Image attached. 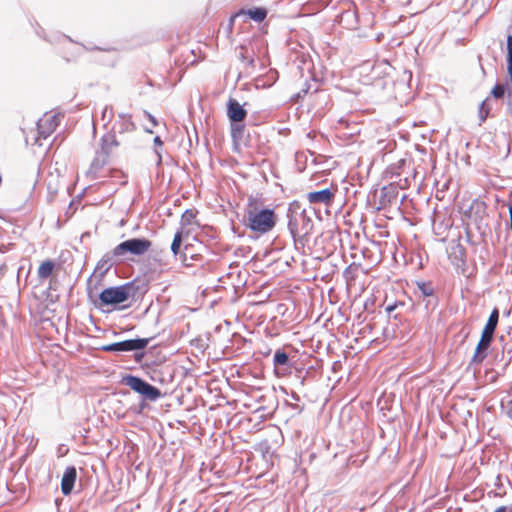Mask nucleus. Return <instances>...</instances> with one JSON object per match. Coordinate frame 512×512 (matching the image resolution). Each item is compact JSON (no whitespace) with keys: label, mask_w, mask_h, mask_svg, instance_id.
<instances>
[{"label":"nucleus","mask_w":512,"mask_h":512,"mask_svg":"<svg viewBox=\"0 0 512 512\" xmlns=\"http://www.w3.org/2000/svg\"><path fill=\"white\" fill-rule=\"evenodd\" d=\"M277 215L273 209L264 207L262 202L249 196L244 208L243 224L257 235L266 234L274 229Z\"/></svg>","instance_id":"1"},{"label":"nucleus","mask_w":512,"mask_h":512,"mask_svg":"<svg viewBox=\"0 0 512 512\" xmlns=\"http://www.w3.org/2000/svg\"><path fill=\"white\" fill-rule=\"evenodd\" d=\"M126 142L118 139L115 130H110L105 133L99 142V148L96 150L95 156L90 164L86 173L87 177L91 180H96L108 176L104 168L110 163L111 159L115 156L116 151Z\"/></svg>","instance_id":"2"},{"label":"nucleus","mask_w":512,"mask_h":512,"mask_svg":"<svg viewBox=\"0 0 512 512\" xmlns=\"http://www.w3.org/2000/svg\"><path fill=\"white\" fill-rule=\"evenodd\" d=\"M313 222L305 211L289 215L288 229L295 244L304 245L305 238L311 233Z\"/></svg>","instance_id":"3"},{"label":"nucleus","mask_w":512,"mask_h":512,"mask_svg":"<svg viewBox=\"0 0 512 512\" xmlns=\"http://www.w3.org/2000/svg\"><path fill=\"white\" fill-rule=\"evenodd\" d=\"M136 288L133 283H126L124 285L109 287L104 289L99 299L102 305H119L126 302L129 298L134 297Z\"/></svg>","instance_id":"4"},{"label":"nucleus","mask_w":512,"mask_h":512,"mask_svg":"<svg viewBox=\"0 0 512 512\" xmlns=\"http://www.w3.org/2000/svg\"><path fill=\"white\" fill-rule=\"evenodd\" d=\"M152 242L146 238H131L114 247V254L123 257L126 254L143 256L151 248Z\"/></svg>","instance_id":"5"},{"label":"nucleus","mask_w":512,"mask_h":512,"mask_svg":"<svg viewBox=\"0 0 512 512\" xmlns=\"http://www.w3.org/2000/svg\"><path fill=\"white\" fill-rule=\"evenodd\" d=\"M123 383L133 391L141 394L147 400L155 401L161 396V392L157 387L137 376L128 375L124 377Z\"/></svg>","instance_id":"6"},{"label":"nucleus","mask_w":512,"mask_h":512,"mask_svg":"<svg viewBox=\"0 0 512 512\" xmlns=\"http://www.w3.org/2000/svg\"><path fill=\"white\" fill-rule=\"evenodd\" d=\"M60 116L54 113H45L37 122L38 136L34 138V144L42 146L41 139H47L57 128Z\"/></svg>","instance_id":"7"},{"label":"nucleus","mask_w":512,"mask_h":512,"mask_svg":"<svg viewBox=\"0 0 512 512\" xmlns=\"http://www.w3.org/2000/svg\"><path fill=\"white\" fill-rule=\"evenodd\" d=\"M148 343V338L130 339L103 346L102 349L108 352L135 351L144 349L148 345Z\"/></svg>","instance_id":"8"},{"label":"nucleus","mask_w":512,"mask_h":512,"mask_svg":"<svg viewBox=\"0 0 512 512\" xmlns=\"http://www.w3.org/2000/svg\"><path fill=\"white\" fill-rule=\"evenodd\" d=\"M336 191V188H326L320 191L309 192L307 194V200L310 204H323L328 207L333 203Z\"/></svg>","instance_id":"9"},{"label":"nucleus","mask_w":512,"mask_h":512,"mask_svg":"<svg viewBox=\"0 0 512 512\" xmlns=\"http://www.w3.org/2000/svg\"><path fill=\"white\" fill-rule=\"evenodd\" d=\"M493 336L494 335L482 332L480 341L478 342L474 355L471 359L472 364H480L484 361L487 357V350L490 347Z\"/></svg>","instance_id":"10"},{"label":"nucleus","mask_w":512,"mask_h":512,"mask_svg":"<svg viewBox=\"0 0 512 512\" xmlns=\"http://www.w3.org/2000/svg\"><path fill=\"white\" fill-rule=\"evenodd\" d=\"M118 259H120V256L114 254V249L105 253L97 263L94 270V275H98L99 278H103L106 273L114 266Z\"/></svg>","instance_id":"11"},{"label":"nucleus","mask_w":512,"mask_h":512,"mask_svg":"<svg viewBox=\"0 0 512 512\" xmlns=\"http://www.w3.org/2000/svg\"><path fill=\"white\" fill-rule=\"evenodd\" d=\"M227 116L231 122H243L247 116V111L236 99L230 98L227 102Z\"/></svg>","instance_id":"12"},{"label":"nucleus","mask_w":512,"mask_h":512,"mask_svg":"<svg viewBox=\"0 0 512 512\" xmlns=\"http://www.w3.org/2000/svg\"><path fill=\"white\" fill-rule=\"evenodd\" d=\"M112 130L116 131V134L122 135L124 133H131L136 130V125L132 121V116L129 114H119V120L116 122Z\"/></svg>","instance_id":"13"},{"label":"nucleus","mask_w":512,"mask_h":512,"mask_svg":"<svg viewBox=\"0 0 512 512\" xmlns=\"http://www.w3.org/2000/svg\"><path fill=\"white\" fill-rule=\"evenodd\" d=\"M76 477V468L74 466L67 467L61 481V490L64 495H69L72 492Z\"/></svg>","instance_id":"14"},{"label":"nucleus","mask_w":512,"mask_h":512,"mask_svg":"<svg viewBox=\"0 0 512 512\" xmlns=\"http://www.w3.org/2000/svg\"><path fill=\"white\" fill-rule=\"evenodd\" d=\"M509 91H512V82L506 81L505 83L496 84L491 90V95L496 99L503 98L506 95L508 100Z\"/></svg>","instance_id":"15"},{"label":"nucleus","mask_w":512,"mask_h":512,"mask_svg":"<svg viewBox=\"0 0 512 512\" xmlns=\"http://www.w3.org/2000/svg\"><path fill=\"white\" fill-rule=\"evenodd\" d=\"M499 321V311L497 308H494L488 318V321L482 332L494 335L495 329L498 325Z\"/></svg>","instance_id":"16"},{"label":"nucleus","mask_w":512,"mask_h":512,"mask_svg":"<svg viewBox=\"0 0 512 512\" xmlns=\"http://www.w3.org/2000/svg\"><path fill=\"white\" fill-rule=\"evenodd\" d=\"M55 264L51 260H46L41 263L38 268V277L41 280L47 279L53 272Z\"/></svg>","instance_id":"17"},{"label":"nucleus","mask_w":512,"mask_h":512,"mask_svg":"<svg viewBox=\"0 0 512 512\" xmlns=\"http://www.w3.org/2000/svg\"><path fill=\"white\" fill-rule=\"evenodd\" d=\"M417 292L419 297H432L434 295V288L429 282H418L417 283Z\"/></svg>","instance_id":"18"},{"label":"nucleus","mask_w":512,"mask_h":512,"mask_svg":"<svg viewBox=\"0 0 512 512\" xmlns=\"http://www.w3.org/2000/svg\"><path fill=\"white\" fill-rule=\"evenodd\" d=\"M507 72L512 82V34L507 36Z\"/></svg>","instance_id":"19"},{"label":"nucleus","mask_w":512,"mask_h":512,"mask_svg":"<svg viewBox=\"0 0 512 512\" xmlns=\"http://www.w3.org/2000/svg\"><path fill=\"white\" fill-rule=\"evenodd\" d=\"M289 357L286 352L281 349L276 350L274 354L273 363L275 367L287 365Z\"/></svg>","instance_id":"20"},{"label":"nucleus","mask_w":512,"mask_h":512,"mask_svg":"<svg viewBox=\"0 0 512 512\" xmlns=\"http://www.w3.org/2000/svg\"><path fill=\"white\" fill-rule=\"evenodd\" d=\"M247 14L254 21L261 22L266 18L267 11L264 8H254V9H249L247 11Z\"/></svg>","instance_id":"21"},{"label":"nucleus","mask_w":512,"mask_h":512,"mask_svg":"<svg viewBox=\"0 0 512 512\" xmlns=\"http://www.w3.org/2000/svg\"><path fill=\"white\" fill-rule=\"evenodd\" d=\"M182 243V231H177L174 235L172 244H171V251L176 256L179 253V249Z\"/></svg>","instance_id":"22"},{"label":"nucleus","mask_w":512,"mask_h":512,"mask_svg":"<svg viewBox=\"0 0 512 512\" xmlns=\"http://www.w3.org/2000/svg\"><path fill=\"white\" fill-rule=\"evenodd\" d=\"M489 112H490V107L487 104V101H483L480 104L479 111H478L480 123L484 122L487 119Z\"/></svg>","instance_id":"23"},{"label":"nucleus","mask_w":512,"mask_h":512,"mask_svg":"<svg viewBox=\"0 0 512 512\" xmlns=\"http://www.w3.org/2000/svg\"><path fill=\"white\" fill-rule=\"evenodd\" d=\"M195 217L196 213L193 210L188 209L183 213L181 221L183 224L189 225Z\"/></svg>","instance_id":"24"},{"label":"nucleus","mask_w":512,"mask_h":512,"mask_svg":"<svg viewBox=\"0 0 512 512\" xmlns=\"http://www.w3.org/2000/svg\"><path fill=\"white\" fill-rule=\"evenodd\" d=\"M241 122H231V131L232 136L237 137L241 135L244 131V125L240 124Z\"/></svg>","instance_id":"25"},{"label":"nucleus","mask_w":512,"mask_h":512,"mask_svg":"<svg viewBox=\"0 0 512 512\" xmlns=\"http://www.w3.org/2000/svg\"><path fill=\"white\" fill-rule=\"evenodd\" d=\"M109 175H110L111 177H116V178H118V179H119V183H120L121 185H123V184H125V183L127 182V180H126V176H125L121 171H118V170L113 169V170H110V171H109Z\"/></svg>","instance_id":"26"},{"label":"nucleus","mask_w":512,"mask_h":512,"mask_svg":"<svg viewBox=\"0 0 512 512\" xmlns=\"http://www.w3.org/2000/svg\"><path fill=\"white\" fill-rule=\"evenodd\" d=\"M144 115L152 123L153 126L158 125V121L156 120V118L152 114H150L148 111H144Z\"/></svg>","instance_id":"27"},{"label":"nucleus","mask_w":512,"mask_h":512,"mask_svg":"<svg viewBox=\"0 0 512 512\" xmlns=\"http://www.w3.org/2000/svg\"><path fill=\"white\" fill-rule=\"evenodd\" d=\"M508 111L512 116V91H509V99L507 101Z\"/></svg>","instance_id":"28"},{"label":"nucleus","mask_w":512,"mask_h":512,"mask_svg":"<svg viewBox=\"0 0 512 512\" xmlns=\"http://www.w3.org/2000/svg\"><path fill=\"white\" fill-rule=\"evenodd\" d=\"M154 144L157 145V146H162L163 145V142L161 140V138L159 136H156L154 138Z\"/></svg>","instance_id":"29"},{"label":"nucleus","mask_w":512,"mask_h":512,"mask_svg":"<svg viewBox=\"0 0 512 512\" xmlns=\"http://www.w3.org/2000/svg\"><path fill=\"white\" fill-rule=\"evenodd\" d=\"M494 512H506L505 507H499Z\"/></svg>","instance_id":"30"},{"label":"nucleus","mask_w":512,"mask_h":512,"mask_svg":"<svg viewBox=\"0 0 512 512\" xmlns=\"http://www.w3.org/2000/svg\"><path fill=\"white\" fill-rule=\"evenodd\" d=\"M247 63H248V65H250V66H254V59H253V58L248 59V60H247Z\"/></svg>","instance_id":"31"},{"label":"nucleus","mask_w":512,"mask_h":512,"mask_svg":"<svg viewBox=\"0 0 512 512\" xmlns=\"http://www.w3.org/2000/svg\"><path fill=\"white\" fill-rule=\"evenodd\" d=\"M155 152H156V154L158 156V162L160 163L161 160H162L161 154H160V152L158 150H156Z\"/></svg>","instance_id":"32"},{"label":"nucleus","mask_w":512,"mask_h":512,"mask_svg":"<svg viewBox=\"0 0 512 512\" xmlns=\"http://www.w3.org/2000/svg\"><path fill=\"white\" fill-rule=\"evenodd\" d=\"M107 112H108V107H105L104 111H103V118H105L107 116Z\"/></svg>","instance_id":"33"},{"label":"nucleus","mask_w":512,"mask_h":512,"mask_svg":"<svg viewBox=\"0 0 512 512\" xmlns=\"http://www.w3.org/2000/svg\"><path fill=\"white\" fill-rule=\"evenodd\" d=\"M393 309H394V306H388V307H387V311H388V312H391Z\"/></svg>","instance_id":"34"},{"label":"nucleus","mask_w":512,"mask_h":512,"mask_svg":"<svg viewBox=\"0 0 512 512\" xmlns=\"http://www.w3.org/2000/svg\"><path fill=\"white\" fill-rule=\"evenodd\" d=\"M146 131H147L148 133H153V131H152L151 129H146Z\"/></svg>","instance_id":"35"}]
</instances>
